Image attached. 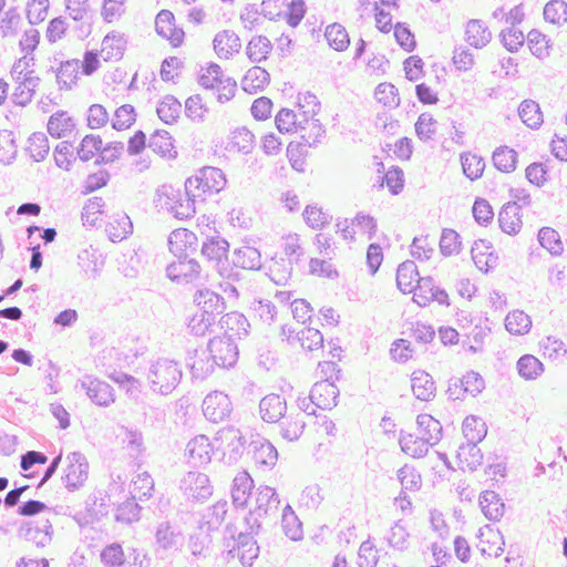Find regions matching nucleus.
<instances>
[{
  "label": "nucleus",
  "mask_w": 567,
  "mask_h": 567,
  "mask_svg": "<svg viewBox=\"0 0 567 567\" xmlns=\"http://www.w3.org/2000/svg\"><path fill=\"white\" fill-rule=\"evenodd\" d=\"M229 251L228 241L220 236H213L207 238V240L202 246V254L209 261L215 262L216 269H218L219 265L226 264L227 254Z\"/></svg>",
  "instance_id": "nucleus-20"
},
{
  "label": "nucleus",
  "mask_w": 567,
  "mask_h": 567,
  "mask_svg": "<svg viewBox=\"0 0 567 567\" xmlns=\"http://www.w3.org/2000/svg\"><path fill=\"white\" fill-rule=\"evenodd\" d=\"M505 327L512 334H524L529 331L532 320L524 311L514 310L506 316Z\"/></svg>",
  "instance_id": "nucleus-52"
},
{
  "label": "nucleus",
  "mask_w": 567,
  "mask_h": 567,
  "mask_svg": "<svg viewBox=\"0 0 567 567\" xmlns=\"http://www.w3.org/2000/svg\"><path fill=\"white\" fill-rule=\"evenodd\" d=\"M105 231L110 240L118 243L132 234L133 224L125 213L118 212L109 217Z\"/></svg>",
  "instance_id": "nucleus-21"
},
{
  "label": "nucleus",
  "mask_w": 567,
  "mask_h": 567,
  "mask_svg": "<svg viewBox=\"0 0 567 567\" xmlns=\"http://www.w3.org/2000/svg\"><path fill=\"white\" fill-rule=\"evenodd\" d=\"M221 328H226L227 332L224 336H231L241 338L248 334V329L250 327L247 318L237 311L226 313L220 318Z\"/></svg>",
  "instance_id": "nucleus-32"
},
{
  "label": "nucleus",
  "mask_w": 567,
  "mask_h": 567,
  "mask_svg": "<svg viewBox=\"0 0 567 567\" xmlns=\"http://www.w3.org/2000/svg\"><path fill=\"white\" fill-rule=\"evenodd\" d=\"M543 370V363L532 354H525L517 361V371L526 380L536 379Z\"/></svg>",
  "instance_id": "nucleus-56"
},
{
  "label": "nucleus",
  "mask_w": 567,
  "mask_h": 567,
  "mask_svg": "<svg viewBox=\"0 0 567 567\" xmlns=\"http://www.w3.org/2000/svg\"><path fill=\"white\" fill-rule=\"evenodd\" d=\"M375 99L384 106L395 109L400 105L398 89L391 83H380L374 91Z\"/></svg>",
  "instance_id": "nucleus-64"
},
{
  "label": "nucleus",
  "mask_w": 567,
  "mask_h": 567,
  "mask_svg": "<svg viewBox=\"0 0 567 567\" xmlns=\"http://www.w3.org/2000/svg\"><path fill=\"white\" fill-rule=\"evenodd\" d=\"M281 525L285 532V535L289 537L291 540H299L302 538V525L297 515L295 514L292 507L287 504L282 509L281 514Z\"/></svg>",
  "instance_id": "nucleus-43"
},
{
  "label": "nucleus",
  "mask_w": 567,
  "mask_h": 567,
  "mask_svg": "<svg viewBox=\"0 0 567 567\" xmlns=\"http://www.w3.org/2000/svg\"><path fill=\"white\" fill-rule=\"evenodd\" d=\"M478 443L466 442L458 447L457 457L460 462L465 463L471 472L476 471L483 463V453Z\"/></svg>",
  "instance_id": "nucleus-47"
},
{
  "label": "nucleus",
  "mask_w": 567,
  "mask_h": 567,
  "mask_svg": "<svg viewBox=\"0 0 567 567\" xmlns=\"http://www.w3.org/2000/svg\"><path fill=\"white\" fill-rule=\"evenodd\" d=\"M544 19L553 24H563L567 21V2L550 0L544 8Z\"/></svg>",
  "instance_id": "nucleus-61"
},
{
  "label": "nucleus",
  "mask_w": 567,
  "mask_h": 567,
  "mask_svg": "<svg viewBox=\"0 0 567 567\" xmlns=\"http://www.w3.org/2000/svg\"><path fill=\"white\" fill-rule=\"evenodd\" d=\"M178 537L179 533L175 530L169 522H162L156 528V544L165 550L174 548L177 545Z\"/></svg>",
  "instance_id": "nucleus-58"
},
{
  "label": "nucleus",
  "mask_w": 567,
  "mask_h": 567,
  "mask_svg": "<svg viewBox=\"0 0 567 567\" xmlns=\"http://www.w3.org/2000/svg\"><path fill=\"white\" fill-rule=\"evenodd\" d=\"M231 264L245 270H259L262 266L260 251L251 246H241L233 252Z\"/></svg>",
  "instance_id": "nucleus-22"
},
{
  "label": "nucleus",
  "mask_w": 567,
  "mask_h": 567,
  "mask_svg": "<svg viewBox=\"0 0 567 567\" xmlns=\"http://www.w3.org/2000/svg\"><path fill=\"white\" fill-rule=\"evenodd\" d=\"M539 244L553 256L561 255L564 247L559 234L550 227H543L538 231Z\"/></svg>",
  "instance_id": "nucleus-54"
},
{
  "label": "nucleus",
  "mask_w": 567,
  "mask_h": 567,
  "mask_svg": "<svg viewBox=\"0 0 567 567\" xmlns=\"http://www.w3.org/2000/svg\"><path fill=\"white\" fill-rule=\"evenodd\" d=\"M517 153L508 146L497 147L493 153L494 166L503 173H512L516 169Z\"/></svg>",
  "instance_id": "nucleus-46"
},
{
  "label": "nucleus",
  "mask_w": 567,
  "mask_h": 567,
  "mask_svg": "<svg viewBox=\"0 0 567 567\" xmlns=\"http://www.w3.org/2000/svg\"><path fill=\"white\" fill-rule=\"evenodd\" d=\"M226 185V177L221 169L207 166L199 171V174L192 176L185 182V194L193 197H200L204 202L206 193L217 194Z\"/></svg>",
  "instance_id": "nucleus-2"
},
{
  "label": "nucleus",
  "mask_w": 567,
  "mask_h": 567,
  "mask_svg": "<svg viewBox=\"0 0 567 567\" xmlns=\"http://www.w3.org/2000/svg\"><path fill=\"white\" fill-rule=\"evenodd\" d=\"M126 41L121 34H107L102 41L101 55L104 61H117L125 51Z\"/></svg>",
  "instance_id": "nucleus-36"
},
{
  "label": "nucleus",
  "mask_w": 567,
  "mask_h": 567,
  "mask_svg": "<svg viewBox=\"0 0 567 567\" xmlns=\"http://www.w3.org/2000/svg\"><path fill=\"white\" fill-rule=\"evenodd\" d=\"M52 534L53 527L48 518L25 522L18 530L19 537L34 543L38 547L47 546L52 539Z\"/></svg>",
  "instance_id": "nucleus-10"
},
{
  "label": "nucleus",
  "mask_w": 567,
  "mask_h": 567,
  "mask_svg": "<svg viewBox=\"0 0 567 567\" xmlns=\"http://www.w3.org/2000/svg\"><path fill=\"white\" fill-rule=\"evenodd\" d=\"M78 386H80L89 399L99 406H109L115 402L114 389L107 382L93 375H84L79 380L76 388Z\"/></svg>",
  "instance_id": "nucleus-4"
},
{
  "label": "nucleus",
  "mask_w": 567,
  "mask_h": 567,
  "mask_svg": "<svg viewBox=\"0 0 567 567\" xmlns=\"http://www.w3.org/2000/svg\"><path fill=\"white\" fill-rule=\"evenodd\" d=\"M28 152L35 162L43 161L49 154L50 146L49 140L44 133H33L29 140Z\"/></svg>",
  "instance_id": "nucleus-57"
},
{
  "label": "nucleus",
  "mask_w": 567,
  "mask_h": 567,
  "mask_svg": "<svg viewBox=\"0 0 567 567\" xmlns=\"http://www.w3.org/2000/svg\"><path fill=\"white\" fill-rule=\"evenodd\" d=\"M480 506L489 520H499L504 515L505 505L494 491H485L480 495Z\"/></svg>",
  "instance_id": "nucleus-28"
},
{
  "label": "nucleus",
  "mask_w": 567,
  "mask_h": 567,
  "mask_svg": "<svg viewBox=\"0 0 567 567\" xmlns=\"http://www.w3.org/2000/svg\"><path fill=\"white\" fill-rule=\"evenodd\" d=\"M207 350L212 361L220 368H230L238 360V348L231 336L215 337L209 340Z\"/></svg>",
  "instance_id": "nucleus-3"
},
{
  "label": "nucleus",
  "mask_w": 567,
  "mask_h": 567,
  "mask_svg": "<svg viewBox=\"0 0 567 567\" xmlns=\"http://www.w3.org/2000/svg\"><path fill=\"white\" fill-rule=\"evenodd\" d=\"M181 112V102L174 95L171 94L165 95L163 100L159 102L158 106L156 107V113L158 117L165 124L175 123L179 117Z\"/></svg>",
  "instance_id": "nucleus-38"
},
{
  "label": "nucleus",
  "mask_w": 567,
  "mask_h": 567,
  "mask_svg": "<svg viewBox=\"0 0 567 567\" xmlns=\"http://www.w3.org/2000/svg\"><path fill=\"white\" fill-rule=\"evenodd\" d=\"M498 224L501 229L508 234L515 235L522 228V220L518 216V207L515 205H504L498 214Z\"/></svg>",
  "instance_id": "nucleus-37"
},
{
  "label": "nucleus",
  "mask_w": 567,
  "mask_h": 567,
  "mask_svg": "<svg viewBox=\"0 0 567 567\" xmlns=\"http://www.w3.org/2000/svg\"><path fill=\"white\" fill-rule=\"evenodd\" d=\"M492 248V244L484 239L474 241V245L472 246V259L481 271L487 272L492 267L489 264L493 258Z\"/></svg>",
  "instance_id": "nucleus-39"
},
{
  "label": "nucleus",
  "mask_w": 567,
  "mask_h": 567,
  "mask_svg": "<svg viewBox=\"0 0 567 567\" xmlns=\"http://www.w3.org/2000/svg\"><path fill=\"white\" fill-rule=\"evenodd\" d=\"M247 453L256 466L265 470L272 468L278 460L277 449L268 440L259 435L249 442Z\"/></svg>",
  "instance_id": "nucleus-9"
},
{
  "label": "nucleus",
  "mask_w": 567,
  "mask_h": 567,
  "mask_svg": "<svg viewBox=\"0 0 567 567\" xmlns=\"http://www.w3.org/2000/svg\"><path fill=\"white\" fill-rule=\"evenodd\" d=\"M110 497L102 491L90 494L85 501V509L91 519H101L109 513Z\"/></svg>",
  "instance_id": "nucleus-35"
},
{
  "label": "nucleus",
  "mask_w": 567,
  "mask_h": 567,
  "mask_svg": "<svg viewBox=\"0 0 567 567\" xmlns=\"http://www.w3.org/2000/svg\"><path fill=\"white\" fill-rule=\"evenodd\" d=\"M236 542V547L228 551V555L234 556L235 550H237V555L239 560L244 567L252 566L254 560L259 555V546L257 542L254 539L252 535L249 533L240 532L238 534Z\"/></svg>",
  "instance_id": "nucleus-15"
},
{
  "label": "nucleus",
  "mask_w": 567,
  "mask_h": 567,
  "mask_svg": "<svg viewBox=\"0 0 567 567\" xmlns=\"http://www.w3.org/2000/svg\"><path fill=\"white\" fill-rule=\"evenodd\" d=\"M175 17L169 10H161L155 19V29L158 35L169 40L173 47L182 44L184 39L183 29L176 28Z\"/></svg>",
  "instance_id": "nucleus-13"
},
{
  "label": "nucleus",
  "mask_w": 567,
  "mask_h": 567,
  "mask_svg": "<svg viewBox=\"0 0 567 567\" xmlns=\"http://www.w3.org/2000/svg\"><path fill=\"white\" fill-rule=\"evenodd\" d=\"M40 81L39 76L33 75V70L25 72L22 80L16 81L18 86L13 93V102L21 106L30 103Z\"/></svg>",
  "instance_id": "nucleus-26"
},
{
  "label": "nucleus",
  "mask_w": 567,
  "mask_h": 567,
  "mask_svg": "<svg viewBox=\"0 0 567 567\" xmlns=\"http://www.w3.org/2000/svg\"><path fill=\"white\" fill-rule=\"evenodd\" d=\"M419 436L430 445H435L442 439V425L430 414H420L416 417Z\"/></svg>",
  "instance_id": "nucleus-25"
},
{
  "label": "nucleus",
  "mask_w": 567,
  "mask_h": 567,
  "mask_svg": "<svg viewBox=\"0 0 567 567\" xmlns=\"http://www.w3.org/2000/svg\"><path fill=\"white\" fill-rule=\"evenodd\" d=\"M227 506L226 501H218L210 506L203 516L200 528H206L207 532L218 529L227 514Z\"/></svg>",
  "instance_id": "nucleus-41"
},
{
  "label": "nucleus",
  "mask_w": 567,
  "mask_h": 567,
  "mask_svg": "<svg viewBox=\"0 0 567 567\" xmlns=\"http://www.w3.org/2000/svg\"><path fill=\"white\" fill-rule=\"evenodd\" d=\"M167 244L169 251L176 258H183L188 256V251L196 250L197 236L186 228H178L169 234Z\"/></svg>",
  "instance_id": "nucleus-12"
},
{
  "label": "nucleus",
  "mask_w": 567,
  "mask_h": 567,
  "mask_svg": "<svg viewBox=\"0 0 567 567\" xmlns=\"http://www.w3.org/2000/svg\"><path fill=\"white\" fill-rule=\"evenodd\" d=\"M465 33L468 44L476 49L485 47L492 39V33L481 20H471Z\"/></svg>",
  "instance_id": "nucleus-34"
},
{
  "label": "nucleus",
  "mask_w": 567,
  "mask_h": 567,
  "mask_svg": "<svg viewBox=\"0 0 567 567\" xmlns=\"http://www.w3.org/2000/svg\"><path fill=\"white\" fill-rule=\"evenodd\" d=\"M463 434L467 442L480 443L487 434V427L485 422L475 415H468L464 419Z\"/></svg>",
  "instance_id": "nucleus-40"
},
{
  "label": "nucleus",
  "mask_w": 567,
  "mask_h": 567,
  "mask_svg": "<svg viewBox=\"0 0 567 567\" xmlns=\"http://www.w3.org/2000/svg\"><path fill=\"white\" fill-rule=\"evenodd\" d=\"M254 481L247 472L238 473L231 487L233 503L236 507H245L250 497Z\"/></svg>",
  "instance_id": "nucleus-27"
},
{
  "label": "nucleus",
  "mask_w": 567,
  "mask_h": 567,
  "mask_svg": "<svg viewBox=\"0 0 567 567\" xmlns=\"http://www.w3.org/2000/svg\"><path fill=\"white\" fill-rule=\"evenodd\" d=\"M278 426L281 437L292 442L301 436L306 422L301 412L289 413L278 422Z\"/></svg>",
  "instance_id": "nucleus-24"
},
{
  "label": "nucleus",
  "mask_w": 567,
  "mask_h": 567,
  "mask_svg": "<svg viewBox=\"0 0 567 567\" xmlns=\"http://www.w3.org/2000/svg\"><path fill=\"white\" fill-rule=\"evenodd\" d=\"M210 443L207 436L198 435L192 439L186 446V455L192 466L197 467L210 462Z\"/></svg>",
  "instance_id": "nucleus-18"
},
{
  "label": "nucleus",
  "mask_w": 567,
  "mask_h": 567,
  "mask_svg": "<svg viewBox=\"0 0 567 567\" xmlns=\"http://www.w3.org/2000/svg\"><path fill=\"white\" fill-rule=\"evenodd\" d=\"M224 436L228 440L227 453L229 461L237 462L245 450V437L241 432L235 427H228L223 431Z\"/></svg>",
  "instance_id": "nucleus-51"
},
{
  "label": "nucleus",
  "mask_w": 567,
  "mask_h": 567,
  "mask_svg": "<svg viewBox=\"0 0 567 567\" xmlns=\"http://www.w3.org/2000/svg\"><path fill=\"white\" fill-rule=\"evenodd\" d=\"M101 147L102 138L99 135L87 134L82 138L79 147L76 148V155L82 162H87L101 150Z\"/></svg>",
  "instance_id": "nucleus-63"
},
{
  "label": "nucleus",
  "mask_w": 567,
  "mask_h": 567,
  "mask_svg": "<svg viewBox=\"0 0 567 567\" xmlns=\"http://www.w3.org/2000/svg\"><path fill=\"white\" fill-rule=\"evenodd\" d=\"M269 81L270 75L264 68L252 66L243 78L241 87L249 94H256L258 91H262Z\"/></svg>",
  "instance_id": "nucleus-31"
},
{
  "label": "nucleus",
  "mask_w": 567,
  "mask_h": 567,
  "mask_svg": "<svg viewBox=\"0 0 567 567\" xmlns=\"http://www.w3.org/2000/svg\"><path fill=\"white\" fill-rule=\"evenodd\" d=\"M463 172L471 181L480 178L485 168V162L481 156L475 154L461 155Z\"/></svg>",
  "instance_id": "nucleus-62"
},
{
  "label": "nucleus",
  "mask_w": 567,
  "mask_h": 567,
  "mask_svg": "<svg viewBox=\"0 0 567 567\" xmlns=\"http://www.w3.org/2000/svg\"><path fill=\"white\" fill-rule=\"evenodd\" d=\"M420 277L414 261L406 260L399 265L396 270V286L403 293H410L415 288V282Z\"/></svg>",
  "instance_id": "nucleus-29"
},
{
  "label": "nucleus",
  "mask_w": 567,
  "mask_h": 567,
  "mask_svg": "<svg viewBox=\"0 0 567 567\" xmlns=\"http://www.w3.org/2000/svg\"><path fill=\"white\" fill-rule=\"evenodd\" d=\"M339 389L328 379L316 382L309 393L311 403L321 410H331L338 403Z\"/></svg>",
  "instance_id": "nucleus-11"
},
{
  "label": "nucleus",
  "mask_w": 567,
  "mask_h": 567,
  "mask_svg": "<svg viewBox=\"0 0 567 567\" xmlns=\"http://www.w3.org/2000/svg\"><path fill=\"white\" fill-rule=\"evenodd\" d=\"M179 488L187 498L203 502L212 496L213 486L208 476L204 473L189 471L181 480Z\"/></svg>",
  "instance_id": "nucleus-5"
},
{
  "label": "nucleus",
  "mask_w": 567,
  "mask_h": 567,
  "mask_svg": "<svg viewBox=\"0 0 567 567\" xmlns=\"http://www.w3.org/2000/svg\"><path fill=\"white\" fill-rule=\"evenodd\" d=\"M411 388L414 396L421 401H431L435 398L436 386L431 374L416 370L411 375Z\"/></svg>",
  "instance_id": "nucleus-19"
},
{
  "label": "nucleus",
  "mask_w": 567,
  "mask_h": 567,
  "mask_svg": "<svg viewBox=\"0 0 567 567\" xmlns=\"http://www.w3.org/2000/svg\"><path fill=\"white\" fill-rule=\"evenodd\" d=\"M75 123L64 111L52 114L48 122V132L52 137L61 138L73 131Z\"/></svg>",
  "instance_id": "nucleus-33"
},
{
  "label": "nucleus",
  "mask_w": 567,
  "mask_h": 567,
  "mask_svg": "<svg viewBox=\"0 0 567 567\" xmlns=\"http://www.w3.org/2000/svg\"><path fill=\"white\" fill-rule=\"evenodd\" d=\"M518 115L523 123L530 128H538L543 123V113L539 104L533 100H524L520 103Z\"/></svg>",
  "instance_id": "nucleus-42"
},
{
  "label": "nucleus",
  "mask_w": 567,
  "mask_h": 567,
  "mask_svg": "<svg viewBox=\"0 0 567 567\" xmlns=\"http://www.w3.org/2000/svg\"><path fill=\"white\" fill-rule=\"evenodd\" d=\"M231 411V401L224 392L214 391L207 394L203 401V413L213 423L225 421L229 417Z\"/></svg>",
  "instance_id": "nucleus-7"
},
{
  "label": "nucleus",
  "mask_w": 567,
  "mask_h": 567,
  "mask_svg": "<svg viewBox=\"0 0 567 567\" xmlns=\"http://www.w3.org/2000/svg\"><path fill=\"white\" fill-rule=\"evenodd\" d=\"M166 276L176 284L195 282L199 279L200 266L196 259L183 256L167 265Z\"/></svg>",
  "instance_id": "nucleus-8"
},
{
  "label": "nucleus",
  "mask_w": 567,
  "mask_h": 567,
  "mask_svg": "<svg viewBox=\"0 0 567 567\" xmlns=\"http://www.w3.org/2000/svg\"><path fill=\"white\" fill-rule=\"evenodd\" d=\"M69 464L65 474L62 477L65 487L70 492H74L83 486L89 476V463L86 457L80 452H72L66 457Z\"/></svg>",
  "instance_id": "nucleus-6"
},
{
  "label": "nucleus",
  "mask_w": 567,
  "mask_h": 567,
  "mask_svg": "<svg viewBox=\"0 0 567 567\" xmlns=\"http://www.w3.org/2000/svg\"><path fill=\"white\" fill-rule=\"evenodd\" d=\"M148 147L162 155L175 157L177 152L174 151L173 138L167 131L161 130L153 133L148 141Z\"/></svg>",
  "instance_id": "nucleus-44"
},
{
  "label": "nucleus",
  "mask_w": 567,
  "mask_h": 567,
  "mask_svg": "<svg viewBox=\"0 0 567 567\" xmlns=\"http://www.w3.org/2000/svg\"><path fill=\"white\" fill-rule=\"evenodd\" d=\"M214 50L219 58L229 59L234 53L239 52L241 48L239 37L231 30L218 32L213 41Z\"/></svg>",
  "instance_id": "nucleus-23"
},
{
  "label": "nucleus",
  "mask_w": 567,
  "mask_h": 567,
  "mask_svg": "<svg viewBox=\"0 0 567 567\" xmlns=\"http://www.w3.org/2000/svg\"><path fill=\"white\" fill-rule=\"evenodd\" d=\"M79 60L62 62L58 72L56 80L60 89H71L76 83L79 76Z\"/></svg>",
  "instance_id": "nucleus-49"
},
{
  "label": "nucleus",
  "mask_w": 567,
  "mask_h": 567,
  "mask_svg": "<svg viewBox=\"0 0 567 567\" xmlns=\"http://www.w3.org/2000/svg\"><path fill=\"white\" fill-rule=\"evenodd\" d=\"M195 301L198 306V311L214 318L215 322L217 316L221 315L226 309L224 298L208 289L198 291Z\"/></svg>",
  "instance_id": "nucleus-17"
},
{
  "label": "nucleus",
  "mask_w": 567,
  "mask_h": 567,
  "mask_svg": "<svg viewBox=\"0 0 567 567\" xmlns=\"http://www.w3.org/2000/svg\"><path fill=\"white\" fill-rule=\"evenodd\" d=\"M276 126L280 133H289L293 130L305 131L303 120L298 121L292 110L281 109L275 118Z\"/></svg>",
  "instance_id": "nucleus-53"
},
{
  "label": "nucleus",
  "mask_w": 567,
  "mask_h": 567,
  "mask_svg": "<svg viewBox=\"0 0 567 567\" xmlns=\"http://www.w3.org/2000/svg\"><path fill=\"white\" fill-rule=\"evenodd\" d=\"M142 507L133 496L120 504L115 512V520L124 524H132L140 519Z\"/></svg>",
  "instance_id": "nucleus-55"
},
{
  "label": "nucleus",
  "mask_w": 567,
  "mask_h": 567,
  "mask_svg": "<svg viewBox=\"0 0 567 567\" xmlns=\"http://www.w3.org/2000/svg\"><path fill=\"white\" fill-rule=\"evenodd\" d=\"M145 375L153 392L167 395L179 384L183 373L178 362L158 358L150 363Z\"/></svg>",
  "instance_id": "nucleus-1"
},
{
  "label": "nucleus",
  "mask_w": 567,
  "mask_h": 567,
  "mask_svg": "<svg viewBox=\"0 0 567 567\" xmlns=\"http://www.w3.org/2000/svg\"><path fill=\"white\" fill-rule=\"evenodd\" d=\"M401 450L415 458L424 457L429 452V443L413 434H402L399 440Z\"/></svg>",
  "instance_id": "nucleus-45"
},
{
  "label": "nucleus",
  "mask_w": 567,
  "mask_h": 567,
  "mask_svg": "<svg viewBox=\"0 0 567 567\" xmlns=\"http://www.w3.org/2000/svg\"><path fill=\"white\" fill-rule=\"evenodd\" d=\"M292 259L280 258L270 267L269 277L277 286H285L292 276Z\"/></svg>",
  "instance_id": "nucleus-60"
},
{
  "label": "nucleus",
  "mask_w": 567,
  "mask_h": 567,
  "mask_svg": "<svg viewBox=\"0 0 567 567\" xmlns=\"http://www.w3.org/2000/svg\"><path fill=\"white\" fill-rule=\"evenodd\" d=\"M272 44L267 37H254L246 48L247 56L251 62H261L268 58Z\"/></svg>",
  "instance_id": "nucleus-48"
},
{
  "label": "nucleus",
  "mask_w": 567,
  "mask_h": 567,
  "mask_svg": "<svg viewBox=\"0 0 567 567\" xmlns=\"http://www.w3.org/2000/svg\"><path fill=\"white\" fill-rule=\"evenodd\" d=\"M279 504L280 501L275 488L270 486H260L257 489L254 513L258 516L277 517Z\"/></svg>",
  "instance_id": "nucleus-16"
},
{
  "label": "nucleus",
  "mask_w": 567,
  "mask_h": 567,
  "mask_svg": "<svg viewBox=\"0 0 567 567\" xmlns=\"http://www.w3.org/2000/svg\"><path fill=\"white\" fill-rule=\"evenodd\" d=\"M171 195H167L168 202L165 203L166 208L173 213L174 217L177 219H187L192 217L195 214V202L196 199H200V197H193L186 195V199L182 200L174 199L175 198V190L171 189Z\"/></svg>",
  "instance_id": "nucleus-30"
},
{
  "label": "nucleus",
  "mask_w": 567,
  "mask_h": 567,
  "mask_svg": "<svg viewBox=\"0 0 567 567\" xmlns=\"http://www.w3.org/2000/svg\"><path fill=\"white\" fill-rule=\"evenodd\" d=\"M261 419L268 423H278L287 413V402L279 394H268L259 402Z\"/></svg>",
  "instance_id": "nucleus-14"
},
{
  "label": "nucleus",
  "mask_w": 567,
  "mask_h": 567,
  "mask_svg": "<svg viewBox=\"0 0 567 567\" xmlns=\"http://www.w3.org/2000/svg\"><path fill=\"white\" fill-rule=\"evenodd\" d=\"M324 37L329 45L336 51H344L350 44L349 34L346 28L339 23L328 25Z\"/></svg>",
  "instance_id": "nucleus-50"
},
{
  "label": "nucleus",
  "mask_w": 567,
  "mask_h": 567,
  "mask_svg": "<svg viewBox=\"0 0 567 567\" xmlns=\"http://www.w3.org/2000/svg\"><path fill=\"white\" fill-rule=\"evenodd\" d=\"M154 491V481L147 472L137 475L136 480L132 482V489L130 493L134 498L140 501L148 499Z\"/></svg>",
  "instance_id": "nucleus-59"
}]
</instances>
